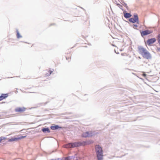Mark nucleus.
Masks as SVG:
<instances>
[{"label":"nucleus","instance_id":"obj_3","mask_svg":"<svg viewBox=\"0 0 160 160\" xmlns=\"http://www.w3.org/2000/svg\"><path fill=\"white\" fill-rule=\"evenodd\" d=\"M78 146V143L77 142L69 143L64 145L65 148H73Z\"/></svg>","mask_w":160,"mask_h":160},{"label":"nucleus","instance_id":"obj_16","mask_svg":"<svg viewBox=\"0 0 160 160\" xmlns=\"http://www.w3.org/2000/svg\"><path fill=\"white\" fill-rule=\"evenodd\" d=\"M157 40L158 42L160 45V34H159L157 36Z\"/></svg>","mask_w":160,"mask_h":160},{"label":"nucleus","instance_id":"obj_11","mask_svg":"<svg viewBox=\"0 0 160 160\" xmlns=\"http://www.w3.org/2000/svg\"><path fill=\"white\" fill-rule=\"evenodd\" d=\"M124 16L126 18H129L131 17V15L128 13H123Z\"/></svg>","mask_w":160,"mask_h":160},{"label":"nucleus","instance_id":"obj_8","mask_svg":"<svg viewBox=\"0 0 160 160\" xmlns=\"http://www.w3.org/2000/svg\"><path fill=\"white\" fill-rule=\"evenodd\" d=\"M26 137V136H20L18 138H13L11 139L10 140V141H17L23 138H25Z\"/></svg>","mask_w":160,"mask_h":160},{"label":"nucleus","instance_id":"obj_2","mask_svg":"<svg viewBox=\"0 0 160 160\" xmlns=\"http://www.w3.org/2000/svg\"><path fill=\"white\" fill-rule=\"evenodd\" d=\"M95 149L98 160H102L103 159L102 150V148L99 145H96Z\"/></svg>","mask_w":160,"mask_h":160},{"label":"nucleus","instance_id":"obj_1","mask_svg":"<svg viewBox=\"0 0 160 160\" xmlns=\"http://www.w3.org/2000/svg\"><path fill=\"white\" fill-rule=\"evenodd\" d=\"M138 51L144 58L148 60L151 59L152 58L151 55L145 48L139 47L138 48Z\"/></svg>","mask_w":160,"mask_h":160},{"label":"nucleus","instance_id":"obj_5","mask_svg":"<svg viewBox=\"0 0 160 160\" xmlns=\"http://www.w3.org/2000/svg\"><path fill=\"white\" fill-rule=\"evenodd\" d=\"M156 41V39L155 38L149 39L147 41V44L148 46H150L153 43Z\"/></svg>","mask_w":160,"mask_h":160},{"label":"nucleus","instance_id":"obj_20","mask_svg":"<svg viewBox=\"0 0 160 160\" xmlns=\"http://www.w3.org/2000/svg\"><path fill=\"white\" fill-rule=\"evenodd\" d=\"M142 76L144 77H145L146 76V74L145 73H143L142 74Z\"/></svg>","mask_w":160,"mask_h":160},{"label":"nucleus","instance_id":"obj_17","mask_svg":"<svg viewBox=\"0 0 160 160\" xmlns=\"http://www.w3.org/2000/svg\"><path fill=\"white\" fill-rule=\"evenodd\" d=\"M17 37L18 38H19L21 37V36L20 35L18 32H17Z\"/></svg>","mask_w":160,"mask_h":160},{"label":"nucleus","instance_id":"obj_15","mask_svg":"<svg viewBox=\"0 0 160 160\" xmlns=\"http://www.w3.org/2000/svg\"><path fill=\"white\" fill-rule=\"evenodd\" d=\"M71 55L70 54H67V56H66V59L68 60L71 59Z\"/></svg>","mask_w":160,"mask_h":160},{"label":"nucleus","instance_id":"obj_9","mask_svg":"<svg viewBox=\"0 0 160 160\" xmlns=\"http://www.w3.org/2000/svg\"><path fill=\"white\" fill-rule=\"evenodd\" d=\"M152 33V32L148 30H147L145 31H143L141 32V34L142 36H145Z\"/></svg>","mask_w":160,"mask_h":160},{"label":"nucleus","instance_id":"obj_6","mask_svg":"<svg viewBox=\"0 0 160 160\" xmlns=\"http://www.w3.org/2000/svg\"><path fill=\"white\" fill-rule=\"evenodd\" d=\"M92 133L91 132H87L83 133L82 136L84 137H91L93 136Z\"/></svg>","mask_w":160,"mask_h":160},{"label":"nucleus","instance_id":"obj_21","mask_svg":"<svg viewBox=\"0 0 160 160\" xmlns=\"http://www.w3.org/2000/svg\"><path fill=\"white\" fill-rule=\"evenodd\" d=\"M3 139V138H2V137H0V142L2 141Z\"/></svg>","mask_w":160,"mask_h":160},{"label":"nucleus","instance_id":"obj_19","mask_svg":"<svg viewBox=\"0 0 160 160\" xmlns=\"http://www.w3.org/2000/svg\"><path fill=\"white\" fill-rule=\"evenodd\" d=\"M156 50L158 52H160V48L157 47V48Z\"/></svg>","mask_w":160,"mask_h":160},{"label":"nucleus","instance_id":"obj_4","mask_svg":"<svg viewBox=\"0 0 160 160\" xmlns=\"http://www.w3.org/2000/svg\"><path fill=\"white\" fill-rule=\"evenodd\" d=\"M129 21L131 22H137V23L139 24L138 18V15H134L133 18H130L129 19Z\"/></svg>","mask_w":160,"mask_h":160},{"label":"nucleus","instance_id":"obj_14","mask_svg":"<svg viewBox=\"0 0 160 160\" xmlns=\"http://www.w3.org/2000/svg\"><path fill=\"white\" fill-rule=\"evenodd\" d=\"M50 128L52 130H55L58 129L59 128V127L58 125H56L54 126H51Z\"/></svg>","mask_w":160,"mask_h":160},{"label":"nucleus","instance_id":"obj_13","mask_svg":"<svg viewBox=\"0 0 160 160\" xmlns=\"http://www.w3.org/2000/svg\"><path fill=\"white\" fill-rule=\"evenodd\" d=\"M42 131L44 132H50V131L48 128H42Z\"/></svg>","mask_w":160,"mask_h":160},{"label":"nucleus","instance_id":"obj_12","mask_svg":"<svg viewBox=\"0 0 160 160\" xmlns=\"http://www.w3.org/2000/svg\"><path fill=\"white\" fill-rule=\"evenodd\" d=\"M46 74H45V76H48L50 75L51 73L53 72V71H51L50 70H49L48 71L46 70Z\"/></svg>","mask_w":160,"mask_h":160},{"label":"nucleus","instance_id":"obj_18","mask_svg":"<svg viewBox=\"0 0 160 160\" xmlns=\"http://www.w3.org/2000/svg\"><path fill=\"white\" fill-rule=\"evenodd\" d=\"M138 27V25L136 24H134L133 25V28L135 29H137Z\"/></svg>","mask_w":160,"mask_h":160},{"label":"nucleus","instance_id":"obj_7","mask_svg":"<svg viewBox=\"0 0 160 160\" xmlns=\"http://www.w3.org/2000/svg\"><path fill=\"white\" fill-rule=\"evenodd\" d=\"M26 108L24 107H19L15 109V111L17 112H23L26 110Z\"/></svg>","mask_w":160,"mask_h":160},{"label":"nucleus","instance_id":"obj_10","mask_svg":"<svg viewBox=\"0 0 160 160\" xmlns=\"http://www.w3.org/2000/svg\"><path fill=\"white\" fill-rule=\"evenodd\" d=\"M8 96V94H2L0 96V101L5 99Z\"/></svg>","mask_w":160,"mask_h":160}]
</instances>
